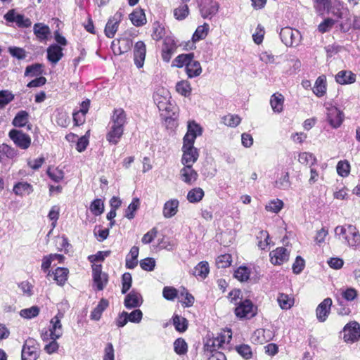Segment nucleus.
<instances>
[{
  "label": "nucleus",
  "mask_w": 360,
  "mask_h": 360,
  "mask_svg": "<svg viewBox=\"0 0 360 360\" xmlns=\"http://www.w3.org/2000/svg\"><path fill=\"white\" fill-rule=\"evenodd\" d=\"M234 314L240 320L251 319L257 316L258 307L252 301L246 298L235 303Z\"/></svg>",
  "instance_id": "obj_1"
},
{
  "label": "nucleus",
  "mask_w": 360,
  "mask_h": 360,
  "mask_svg": "<svg viewBox=\"0 0 360 360\" xmlns=\"http://www.w3.org/2000/svg\"><path fill=\"white\" fill-rule=\"evenodd\" d=\"M4 18L6 21L7 25H10V23L15 22L20 28H27L32 25L30 18H26L22 13H17L14 8L8 10L6 13L4 14Z\"/></svg>",
  "instance_id": "obj_2"
},
{
  "label": "nucleus",
  "mask_w": 360,
  "mask_h": 360,
  "mask_svg": "<svg viewBox=\"0 0 360 360\" xmlns=\"http://www.w3.org/2000/svg\"><path fill=\"white\" fill-rule=\"evenodd\" d=\"M279 36L281 41L286 46H297L300 41L301 34L299 30L290 27L281 29Z\"/></svg>",
  "instance_id": "obj_3"
},
{
  "label": "nucleus",
  "mask_w": 360,
  "mask_h": 360,
  "mask_svg": "<svg viewBox=\"0 0 360 360\" xmlns=\"http://www.w3.org/2000/svg\"><path fill=\"white\" fill-rule=\"evenodd\" d=\"M200 14L203 19L211 20L219 12L220 6L215 0L204 1L197 4Z\"/></svg>",
  "instance_id": "obj_4"
},
{
  "label": "nucleus",
  "mask_w": 360,
  "mask_h": 360,
  "mask_svg": "<svg viewBox=\"0 0 360 360\" xmlns=\"http://www.w3.org/2000/svg\"><path fill=\"white\" fill-rule=\"evenodd\" d=\"M342 332L345 342H357L360 339V324L356 321H349L344 326Z\"/></svg>",
  "instance_id": "obj_5"
},
{
  "label": "nucleus",
  "mask_w": 360,
  "mask_h": 360,
  "mask_svg": "<svg viewBox=\"0 0 360 360\" xmlns=\"http://www.w3.org/2000/svg\"><path fill=\"white\" fill-rule=\"evenodd\" d=\"M8 136L15 145L21 149L26 150L31 145L30 136L20 129H11L8 132Z\"/></svg>",
  "instance_id": "obj_6"
},
{
  "label": "nucleus",
  "mask_w": 360,
  "mask_h": 360,
  "mask_svg": "<svg viewBox=\"0 0 360 360\" xmlns=\"http://www.w3.org/2000/svg\"><path fill=\"white\" fill-rule=\"evenodd\" d=\"M225 341L226 336L222 333H219L216 338L213 336L210 338V335H207V340L204 344V350L206 353H210L209 360L214 357V352L217 350V349L221 347Z\"/></svg>",
  "instance_id": "obj_7"
},
{
  "label": "nucleus",
  "mask_w": 360,
  "mask_h": 360,
  "mask_svg": "<svg viewBox=\"0 0 360 360\" xmlns=\"http://www.w3.org/2000/svg\"><path fill=\"white\" fill-rule=\"evenodd\" d=\"M125 295L124 305L127 309H136L142 305L143 297L136 290L133 289Z\"/></svg>",
  "instance_id": "obj_8"
},
{
  "label": "nucleus",
  "mask_w": 360,
  "mask_h": 360,
  "mask_svg": "<svg viewBox=\"0 0 360 360\" xmlns=\"http://www.w3.org/2000/svg\"><path fill=\"white\" fill-rule=\"evenodd\" d=\"M133 41L129 38L115 39L112 41L110 48L115 55H121L130 51Z\"/></svg>",
  "instance_id": "obj_9"
},
{
  "label": "nucleus",
  "mask_w": 360,
  "mask_h": 360,
  "mask_svg": "<svg viewBox=\"0 0 360 360\" xmlns=\"http://www.w3.org/2000/svg\"><path fill=\"white\" fill-rule=\"evenodd\" d=\"M344 113L336 107L328 109L326 120L333 129L339 128L344 121Z\"/></svg>",
  "instance_id": "obj_10"
},
{
  "label": "nucleus",
  "mask_w": 360,
  "mask_h": 360,
  "mask_svg": "<svg viewBox=\"0 0 360 360\" xmlns=\"http://www.w3.org/2000/svg\"><path fill=\"white\" fill-rule=\"evenodd\" d=\"M333 304L332 299L330 297L325 298L316 307V316L317 320L321 322H325L328 319Z\"/></svg>",
  "instance_id": "obj_11"
},
{
  "label": "nucleus",
  "mask_w": 360,
  "mask_h": 360,
  "mask_svg": "<svg viewBox=\"0 0 360 360\" xmlns=\"http://www.w3.org/2000/svg\"><path fill=\"white\" fill-rule=\"evenodd\" d=\"M146 55V44L143 41H137L134 48V60L137 68H141L144 65Z\"/></svg>",
  "instance_id": "obj_12"
},
{
  "label": "nucleus",
  "mask_w": 360,
  "mask_h": 360,
  "mask_svg": "<svg viewBox=\"0 0 360 360\" xmlns=\"http://www.w3.org/2000/svg\"><path fill=\"white\" fill-rule=\"evenodd\" d=\"M290 252L284 247H278L269 253L270 261L274 265H281L289 260Z\"/></svg>",
  "instance_id": "obj_13"
},
{
  "label": "nucleus",
  "mask_w": 360,
  "mask_h": 360,
  "mask_svg": "<svg viewBox=\"0 0 360 360\" xmlns=\"http://www.w3.org/2000/svg\"><path fill=\"white\" fill-rule=\"evenodd\" d=\"M180 170L181 179L188 185L193 184L198 178V174L193 168V165H184Z\"/></svg>",
  "instance_id": "obj_14"
},
{
  "label": "nucleus",
  "mask_w": 360,
  "mask_h": 360,
  "mask_svg": "<svg viewBox=\"0 0 360 360\" xmlns=\"http://www.w3.org/2000/svg\"><path fill=\"white\" fill-rule=\"evenodd\" d=\"M63 47L59 44H51L46 49V58L53 65L57 64L64 56Z\"/></svg>",
  "instance_id": "obj_15"
},
{
  "label": "nucleus",
  "mask_w": 360,
  "mask_h": 360,
  "mask_svg": "<svg viewBox=\"0 0 360 360\" xmlns=\"http://www.w3.org/2000/svg\"><path fill=\"white\" fill-rule=\"evenodd\" d=\"M327 13H331L338 18H344L346 13H349L347 8L344 7V4L340 0H330Z\"/></svg>",
  "instance_id": "obj_16"
},
{
  "label": "nucleus",
  "mask_w": 360,
  "mask_h": 360,
  "mask_svg": "<svg viewBox=\"0 0 360 360\" xmlns=\"http://www.w3.org/2000/svg\"><path fill=\"white\" fill-rule=\"evenodd\" d=\"M183 152L181 162L182 165H192L195 163L199 157L198 149L195 147H182Z\"/></svg>",
  "instance_id": "obj_17"
},
{
  "label": "nucleus",
  "mask_w": 360,
  "mask_h": 360,
  "mask_svg": "<svg viewBox=\"0 0 360 360\" xmlns=\"http://www.w3.org/2000/svg\"><path fill=\"white\" fill-rule=\"evenodd\" d=\"M194 57L195 54L193 52L179 54L173 60L172 67H176L178 68L185 67L186 70L193 59H194Z\"/></svg>",
  "instance_id": "obj_18"
},
{
  "label": "nucleus",
  "mask_w": 360,
  "mask_h": 360,
  "mask_svg": "<svg viewBox=\"0 0 360 360\" xmlns=\"http://www.w3.org/2000/svg\"><path fill=\"white\" fill-rule=\"evenodd\" d=\"M33 32L37 39L41 42L46 41L51 34L49 27L41 22H37L34 25Z\"/></svg>",
  "instance_id": "obj_19"
},
{
  "label": "nucleus",
  "mask_w": 360,
  "mask_h": 360,
  "mask_svg": "<svg viewBox=\"0 0 360 360\" xmlns=\"http://www.w3.org/2000/svg\"><path fill=\"white\" fill-rule=\"evenodd\" d=\"M209 25L207 22H205L202 25H199L192 36V41L193 44L191 46L189 47L190 50H194L196 49L195 45H194V43L199 41L200 40H202L206 38L209 33Z\"/></svg>",
  "instance_id": "obj_20"
},
{
  "label": "nucleus",
  "mask_w": 360,
  "mask_h": 360,
  "mask_svg": "<svg viewBox=\"0 0 360 360\" xmlns=\"http://www.w3.org/2000/svg\"><path fill=\"white\" fill-rule=\"evenodd\" d=\"M129 18L131 23L136 27H141L147 22L145 11L141 8L134 9L132 13L129 15Z\"/></svg>",
  "instance_id": "obj_21"
},
{
  "label": "nucleus",
  "mask_w": 360,
  "mask_h": 360,
  "mask_svg": "<svg viewBox=\"0 0 360 360\" xmlns=\"http://www.w3.org/2000/svg\"><path fill=\"white\" fill-rule=\"evenodd\" d=\"M356 77L349 70H341L335 75V82L341 85L351 84L356 82Z\"/></svg>",
  "instance_id": "obj_22"
},
{
  "label": "nucleus",
  "mask_w": 360,
  "mask_h": 360,
  "mask_svg": "<svg viewBox=\"0 0 360 360\" xmlns=\"http://www.w3.org/2000/svg\"><path fill=\"white\" fill-rule=\"evenodd\" d=\"M169 321L175 330L180 333L186 332L188 328V321L177 314H174Z\"/></svg>",
  "instance_id": "obj_23"
},
{
  "label": "nucleus",
  "mask_w": 360,
  "mask_h": 360,
  "mask_svg": "<svg viewBox=\"0 0 360 360\" xmlns=\"http://www.w3.org/2000/svg\"><path fill=\"white\" fill-rule=\"evenodd\" d=\"M139 248L137 246H133L129 253L126 256L125 266L128 269H134L138 264V257Z\"/></svg>",
  "instance_id": "obj_24"
},
{
  "label": "nucleus",
  "mask_w": 360,
  "mask_h": 360,
  "mask_svg": "<svg viewBox=\"0 0 360 360\" xmlns=\"http://www.w3.org/2000/svg\"><path fill=\"white\" fill-rule=\"evenodd\" d=\"M179 200L177 199H171L167 201L163 207V216L165 218L174 217L178 212Z\"/></svg>",
  "instance_id": "obj_25"
},
{
  "label": "nucleus",
  "mask_w": 360,
  "mask_h": 360,
  "mask_svg": "<svg viewBox=\"0 0 360 360\" xmlns=\"http://www.w3.org/2000/svg\"><path fill=\"white\" fill-rule=\"evenodd\" d=\"M68 274L69 269L66 267H57L53 271L51 272V275L53 276V279L60 286L65 285L68 280Z\"/></svg>",
  "instance_id": "obj_26"
},
{
  "label": "nucleus",
  "mask_w": 360,
  "mask_h": 360,
  "mask_svg": "<svg viewBox=\"0 0 360 360\" xmlns=\"http://www.w3.org/2000/svg\"><path fill=\"white\" fill-rule=\"evenodd\" d=\"M50 323L49 330L50 331L49 336L51 339H59L63 335V333L59 331L62 329L60 319H58V317H53L51 319Z\"/></svg>",
  "instance_id": "obj_27"
},
{
  "label": "nucleus",
  "mask_w": 360,
  "mask_h": 360,
  "mask_svg": "<svg viewBox=\"0 0 360 360\" xmlns=\"http://www.w3.org/2000/svg\"><path fill=\"white\" fill-rule=\"evenodd\" d=\"M44 65L43 63H35L27 65L25 68V77H38L44 74Z\"/></svg>",
  "instance_id": "obj_28"
},
{
  "label": "nucleus",
  "mask_w": 360,
  "mask_h": 360,
  "mask_svg": "<svg viewBox=\"0 0 360 360\" xmlns=\"http://www.w3.org/2000/svg\"><path fill=\"white\" fill-rule=\"evenodd\" d=\"M108 305V300L105 298H101L97 306L91 311L90 315L91 319L94 321H99L101 319L102 313L106 309Z\"/></svg>",
  "instance_id": "obj_29"
},
{
  "label": "nucleus",
  "mask_w": 360,
  "mask_h": 360,
  "mask_svg": "<svg viewBox=\"0 0 360 360\" xmlns=\"http://www.w3.org/2000/svg\"><path fill=\"white\" fill-rule=\"evenodd\" d=\"M123 131L124 128L112 125L110 130L106 135V139L110 143L116 145L122 137Z\"/></svg>",
  "instance_id": "obj_30"
},
{
  "label": "nucleus",
  "mask_w": 360,
  "mask_h": 360,
  "mask_svg": "<svg viewBox=\"0 0 360 360\" xmlns=\"http://www.w3.org/2000/svg\"><path fill=\"white\" fill-rule=\"evenodd\" d=\"M313 92L318 96L322 97L326 92V77L324 75L319 76L314 84Z\"/></svg>",
  "instance_id": "obj_31"
},
{
  "label": "nucleus",
  "mask_w": 360,
  "mask_h": 360,
  "mask_svg": "<svg viewBox=\"0 0 360 360\" xmlns=\"http://www.w3.org/2000/svg\"><path fill=\"white\" fill-rule=\"evenodd\" d=\"M29 118V113L26 110H20L16 113L12 120V124L15 127H24L26 126Z\"/></svg>",
  "instance_id": "obj_32"
},
{
  "label": "nucleus",
  "mask_w": 360,
  "mask_h": 360,
  "mask_svg": "<svg viewBox=\"0 0 360 360\" xmlns=\"http://www.w3.org/2000/svg\"><path fill=\"white\" fill-rule=\"evenodd\" d=\"M32 348H34L33 345L24 344L21 352V360H37L39 358L37 352Z\"/></svg>",
  "instance_id": "obj_33"
},
{
  "label": "nucleus",
  "mask_w": 360,
  "mask_h": 360,
  "mask_svg": "<svg viewBox=\"0 0 360 360\" xmlns=\"http://www.w3.org/2000/svg\"><path fill=\"white\" fill-rule=\"evenodd\" d=\"M251 271L245 265L240 266L235 270L233 277L240 282H245L250 279Z\"/></svg>",
  "instance_id": "obj_34"
},
{
  "label": "nucleus",
  "mask_w": 360,
  "mask_h": 360,
  "mask_svg": "<svg viewBox=\"0 0 360 360\" xmlns=\"http://www.w3.org/2000/svg\"><path fill=\"white\" fill-rule=\"evenodd\" d=\"M13 191L17 195H22L25 193L27 194L31 193L33 191V188L30 184L20 181L14 184Z\"/></svg>",
  "instance_id": "obj_35"
},
{
  "label": "nucleus",
  "mask_w": 360,
  "mask_h": 360,
  "mask_svg": "<svg viewBox=\"0 0 360 360\" xmlns=\"http://www.w3.org/2000/svg\"><path fill=\"white\" fill-rule=\"evenodd\" d=\"M140 207V200L139 198H134L131 203L128 205L125 210L124 217L129 220L133 219L135 217L136 212L138 211Z\"/></svg>",
  "instance_id": "obj_36"
},
{
  "label": "nucleus",
  "mask_w": 360,
  "mask_h": 360,
  "mask_svg": "<svg viewBox=\"0 0 360 360\" xmlns=\"http://www.w3.org/2000/svg\"><path fill=\"white\" fill-rule=\"evenodd\" d=\"M284 97L282 94L275 93L271 96L270 103L275 112H281L283 110Z\"/></svg>",
  "instance_id": "obj_37"
},
{
  "label": "nucleus",
  "mask_w": 360,
  "mask_h": 360,
  "mask_svg": "<svg viewBox=\"0 0 360 360\" xmlns=\"http://www.w3.org/2000/svg\"><path fill=\"white\" fill-rule=\"evenodd\" d=\"M204 195V191L200 187H196L188 192L187 200L191 203H197L203 198Z\"/></svg>",
  "instance_id": "obj_38"
},
{
  "label": "nucleus",
  "mask_w": 360,
  "mask_h": 360,
  "mask_svg": "<svg viewBox=\"0 0 360 360\" xmlns=\"http://www.w3.org/2000/svg\"><path fill=\"white\" fill-rule=\"evenodd\" d=\"M186 72L188 78L189 79L198 77L202 72V68L200 62L193 59L192 62L186 70Z\"/></svg>",
  "instance_id": "obj_39"
},
{
  "label": "nucleus",
  "mask_w": 360,
  "mask_h": 360,
  "mask_svg": "<svg viewBox=\"0 0 360 360\" xmlns=\"http://www.w3.org/2000/svg\"><path fill=\"white\" fill-rule=\"evenodd\" d=\"M112 125L124 128L126 122V113L122 109H115L112 116Z\"/></svg>",
  "instance_id": "obj_40"
},
{
  "label": "nucleus",
  "mask_w": 360,
  "mask_h": 360,
  "mask_svg": "<svg viewBox=\"0 0 360 360\" xmlns=\"http://www.w3.org/2000/svg\"><path fill=\"white\" fill-rule=\"evenodd\" d=\"M173 345L174 352L179 356L184 355L188 352V344L182 338H176Z\"/></svg>",
  "instance_id": "obj_41"
},
{
  "label": "nucleus",
  "mask_w": 360,
  "mask_h": 360,
  "mask_svg": "<svg viewBox=\"0 0 360 360\" xmlns=\"http://www.w3.org/2000/svg\"><path fill=\"white\" fill-rule=\"evenodd\" d=\"M191 86L188 81L181 80L176 84V91L184 97H188L191 94Z\"/></svg>",
  "instance_id": "obj_42"
},
{
  "label": "nucleus",
  "mask_w": 360,
  "mask_h": 360,
  "mask_svg": "<svg viewBox=\"0 0 360 360\" xmlns=\"http://www.w3.org/2000/svg\"><path fill=\"white\" fill-rule=\"evenodd\" d=\"M112 21V18H109L105 27L104 32L108 38H113L118 29L120 20H116L115 22Z\"/></svg>",
  "instance_id": "obj_43"
},
{
  "label": "nucleus",
  "mask_w": 360,
  "mask_h": 360,
  "mask_svg": "<svg viewBox=\"0 0 360 360\" xmlns=\"http://www.w3.org/2000/svg\"><path fill=\"white\" fill-rule=\"evenodd\" d=\"M203 129L200 124L197 123L195 120H189L187 122V131L186 133L194 136L195 137L200 136L202 134Z\"/></svg>",
  "instance_id": "obj_44"
},
{
  "label": "nucleus",
  "mask_w": 360,
  "mask_h": 360,
  "mask_svg": "<svg viewBox=\"0 0 360 360\" xmlns=\"http://www.w3.org/2000/svg\"><path fill=\"white\" fill-rule=\"evenodd\" d=\"M89 210L95 216H100L103 213L105 210L103 200L101 198L94 199L91 202Z\"/></svg>",
  "instance_id": "obj_45"
},
{
  "label": "nucleus",
  "mask_w": 360,
  "mask_h": 360,
  "mask_svg": "<svg viewBox=\"0 0 360 360\" xmlns=\"http://www.w3.org/2000/svg\"><path fill=\"white\" fill-rule=\"evenodd\" d=\"M277 301L282 309H289L294 304V298H290L288 295L280 293L278 296Z\"/></svg>",
  "instance_id": "obj_46"
},
{
  "label": "nucleus",
  "mask_w": 360,
  "mask_h": 360,
  "mask_svg": "<svg viewBox=\"0 0 360 360\" xmlns=\"http://www.w3.org/2000/svg\"><path fill=\"white\" fill-rule=\"evenodd\" d=\"M348 229L350 233L352 235V241H350L347 236H345V239L347 244L352 247L359 245L360 244V234L359 231H356V227L352 225H349Z\"/></svg>",
  "instance_id": "obj_47"
},
{
  "label": "nucleus",
  "mask_w": 360,
  "mask_h": 360,
  "mask_svg": "<svg viewBox=\"0 0 360 360\" xmlns=\"http://www.w3.org/2000/svg\"><path fill=\"white\" fill-rule=\"evenodd\" d=\"M210 272L209 264L206 261L199 262L195 267V276L205 278Z\"/></svg>",
  "instance_id": "obj_48"
},
{
  "label": "nucleus",
  "mask_w": 360,
  "mask_h": 360,
  "mask_svg": "<svg viewBox=\"0 0 360 360\" xmlns=\"http://www.w3.org/2000/svg\"><path fill=\"white\" fill-rule=\"evenodd\" d=\"M94 286L98 291L103 290L108 282V274L98 275L93 277Z\"/></svg>",
  "instance_id": "obj_49"
},
{
  "label": "nucleus",
  "mask_w": 360,
  "mask_h": 360,
  "mask_svg": "<svg viewBox=\"0 0 360 360\" xmlns=\"http://www.w3.org/2000/svg\"><path fill=\"white\" fill-rule=\"evenodd\" d=\"M122 289L121 292L123 295L127 294L132 285V276L129 272H125L122 275L121 278Z\"/></svg>",
  "instance_id": "obj_50"
},
{
  "label": "nucleus",
  "mask_w": 360,
  "mask_h": 360,
  "mask_svg": "<svg viewBox=\"0 0 360 360\" xmlns=\"http://www.w3.org/2000/svg\"><path fill=\"white\" fill-rule=\"evenodd\" d=\"M40 311V308L34 305L30 308L23 309L20 311V315L26 319H32L33 318L37 317Z\"/></svg>",
  "instance_id": "obj_51"
},
{
  "label": "nucleus",
  "mask_w": 360,
  "mask_h": 360,
  "mask_svg": "<svg viewBox=\"0 0 360 360\" xmlns=\"http://www.w3.org/2000/svg\"><path fill=\"white\" fill-rule=\"evenodd\" d=\"M337 173L342 177L347 176L350 173V164L347 160H340L336 166Z\"/></svg>",
  "instance_id": "obj_52"
},
{
  "label": "nucleus",
  "mask_w": 360,
  "mask_h": 360,
  "mask_svg": "<svg viewBox=\"0 0 360 360\" xmlns=\"http://www.w3.org/2000/svg\"><path fill=\"white\" fill-rule=\"evenodd\" d=\"M56 113V122L57 124L62 127H66L70 122L68 113L60 109H57Z\"/></svg>",
  "instance_id": "obj_53"
},
{
  "label": "nucleus",
  "mask_w": 360,
  "mask_h": 360,
  "mask_svg": "<svg viewBox=\"0 0 360 360\" xmlns=\"http://www.w3.org/2000/svg\"><path fill=\"white\" fill-rule=\"evenodd\" d=\"M236 351L245 359L248 360L252 357V352L250 346L246 344H241L235 347Z\"/></svg>",
  "instance_id": "obj_54"
},
{
  "label": "nucleus",
  "mask_w": 360,
  "mask_h": 360,
  "mask_svg": "<svg viewBox=\"0 0 360 360\" xmlns=\"http://www.w3.org/2000/svg\"><path fill=\"white\" fill-rule=\"evenodd\" d=\"M337 22V20H334L331 18H326L319 25L318 30L322 34L328 32L332 29Z\"/></svg>",
  "instance_id": "obj_55"
},
{
  "label": "nucleus",
  "mask_w": 360,
  "mask_h": 360,
  "mask_svg": "<svg viewBox=\"0 0 360 360\" xmlns=\"http://www.w3.org/2000/svg\"><path fill=\"white\" fill-rule=\"evenodd\" d=\"M14 99V95L8 90L0 91V109L4 108Z\"/></svg>",
  "instance_id": "obj_56"
},
{
  "label": "nucleus",
  "mask_w": 360,
  "mask_h": 360,
  "mask_svg": "<svg viewBox=\"0 0 360 360\" xmlns=\"http://www.w3.org/2000/svg\"><path fill=\"white\" fill-rule=\"evenodd\" d=\"M47 176L54 182L58 183L64 178V172L62 169L56 168L55 170L52 171L49 167L46 170Z\"/></svg>",
  "instance_id": "obj_57"
},
{
  "label": "nucleus",
  "mask_w": 360,
  "mask_h": 360,
  "mask_svg": "<svg viewBox=\"0 0 360 360\" xmlns=\"http://www.w3.org/2000/svg\"><path fill=\"white\" fill-rule=\"evenodd\" d=\"M232 257L230 254H224L219 256L216 259V264L218 269H224L231 264Z\"/></svg>",
  "instance_id": "obj_58"
},
{
  "label": "nucleus",
  "mask_w": 360,
  "mask_h": 360,
  "mask_svg": "<svg viewBox=\"0 0 360 360\" xmlns=\"http://www.w3.org/2000/svg\"><path fill=\"white\" fill-rule=\"evenodd\" d=\"M141 268L146 271H153L156 266L155 259L153 257H146L139 262Z\"/></svg>",
  "instance_id": "obj_59"
},
{
  "label": "nucleus",
  "mask_w": 360,
  "mask_h": 360,
  "mask_svg": "<svg viewBox=\"0 0 360 360\" xmlns=\"http://www.w3.org/2000/svg\"><path fill=\"white\" fill-rule=\"evenodd\" d=\"M179 291L172 286H165L162 290L163 297L169 301H173L178 297Z\"/></svg>",
  "instance_id": "obj_60"
},
{
  "label": "nucleus",
  "mask_w": 360,
  "mask_h": 360,
  "mask_svg": "<svg viewBox=\"0 0 360 360\" xmlns=\"http://www.w3.org/2000/svg\"><path fill=\"white\" fill-rule=\"evenodd\" d=\"M189 14V8L187 4L180 6L174 10V15L178 20H184Z\"/></svg>",
  "instance_id": "obj_61"
},
{
  "label": "nucleus",
  "mask_w": 360,
  "mask_h": 360,
  "mask_svg": "<svg viewBox=\"0 0 360 360\" xmlns=\"http://www.w3.org/2000/svg\"><path fill=\"white\" fill-rule=\"evenodd\" d=\"M341 295L346 301L351 302L356 298L358 291L352 287H348L345 290H342Z\"/></svg>",
  "instance_id": "obj_62"
},
{
  "label": "nucleus",
  "mask_w": 360,
  "mask_h": 360,
  "mask_svg": "<svg viewBox=\"0 0 360 360\" xmlns=\"http://www.w3.org/2000/svg\"><path fill=\"white\" fill-rule=\"evenodd\" d=\"M305 266L304 259L300 255L297 256L292 266L293 274H300L304 270Z\"/></svg>",
  "instance_id": "obj_63"
},
{
  "label": "nucleus",
  "mask_w": 360,
  "mask_h": 360,
  "mask_svg": "<svg viewBox=\"0 0 360 360\" xmlns=\"http://www.w3.org/2000/svg\"><path fill=\"white\" fill-rule=\"evenodd\" d=\"M8 53L18 60H23L26 57V52L24 49L18 46H10L8 49Z\"/></svg>",
  "instance_id": "obj_64"
}]
</instances>
